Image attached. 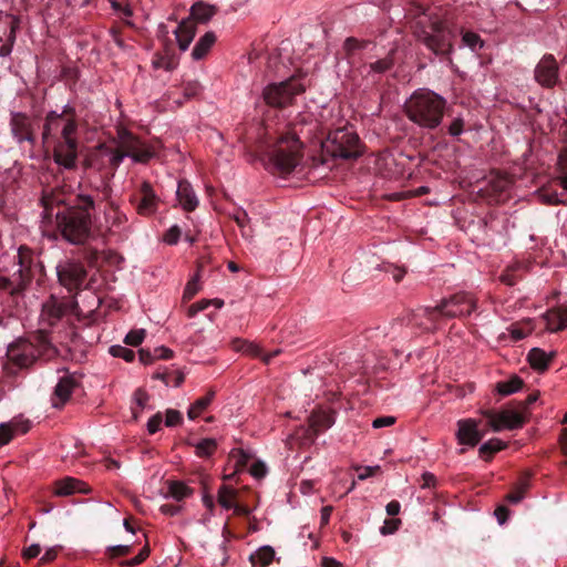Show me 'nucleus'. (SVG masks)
I'll return each instance as SVG.
<instances>
[{
    "mask_svg": "<svg viewBox=\"0 0 567 567\" xmlns=\"http://www.w3.org/2000/svg\"><path fill=\"white\" fill-rule=\"evenodd\" d=\"M95 202L91 195L79 194L76 203L56 214V225L61 236L72 245H83L91 236L90 212Z\"/></svg>",
    "mask_w": 567,
    "mask_h": 567,
    "instance_id": "obj_1",
    "label": "nucleus"
},
{
    "mask_svg": "<svg viewBox=\"0 0 567 567\" xmlns=\"http://www.w3.org/2000/svg\"><path fill=\"white\" fill-rule=\"evenodd\" d=\"M446 101L430 90L415 91L404 103L408 118L422 128L434 130L443 118Z\"/></svg>",
    "mask_w": 567,
    "mask_h": 567,
    "instance_id": "obj_2",
    "label": "nucleus"
},
{
    "mask_svg": "<svg viewBox=\"0 0 567 567\" xmlns=\"http://www.w3.org/2000/svg\"><path fill=\"white\" fill-rule=\"evenodd\" d=\"M268 167L279 174H290L302 158L301 143L296 136L282 134L267 152Z\"/></svg>",
    "mask_w": 567,
    "mask_h": 567,
    "instance_id": "obj_3",
    "label": "nucleus"
},
{
    "mask_svg": "<svg viewBox=\"0 0 567 567\" xmlns=\"http://www.w3.org/2000/svg\"><path fill=\"white\" fill-rule=\"evenodd\" d=\"M319 143L334 158L351 159L362 154L360 138L350 126L331 131L326 141L319 140Z\"/></svg>",
    "mask_w": 567,
    "mask_h": 567,
    "instance_id": "obj_4",
    "label": "nucleus"
},
{
    "mask_svg": "<svg viewBox=\"0 0 567 567\" xmlns=\"http://www.w3.org/2000/svg\"><path fill=\"white\" fill-rule=\"evenodd\" d=\"M306 85L298 78H290L279 83H271L262 91L265 103L271 107L290 105L296 95L303 93Z\"/></svg>",
    "mask_w": 567,
    "mask_h": 567,
    "instance_id": "obj_5",
    "label": "nucleus"
},
{
    "mask_svg": "<svg viewBox=\"0 0 567 567\" xmlns=\"http://www.w3.org/2000/svg\"><path fill=\"white\" fill-rule=\"evenodd\" d=\"M422 21L415 25L416 37L434 53L447 54L452 50V32L449 31L440 20L431 21L430 30L420 27Z\"/></svg>",
    "mask_w": 567,
    "mask_h": 567,
    "instance_id": "obj_6",
    "label": "nucleus"
},
{
    "mask_svg": "<svg viewBox=\"0 0 567 567\" xmlns=\"http://www.w3.org/2000/svg\"><path fill=\"white\" fill-rule=\"evenodd\" d=\"M76 301L73 298H56L51 296L42 303L39 318L41 331H50L66 315L73 313L76 308Z\"/></svg>",
    "mask_w": 567,
    "mask_h": 567,
    "instance_id": "obj_7",
    "label": "nucleus"
},
{
    "mask_svg": "<svg viewBox=\"0 0 567 567\" xmlns=\"http://www.w3.org/2000/svg\"><path fill=\"white\" fill-rule=\"evenodd\" d=\"M482 414L488 420V425L494 432L522 429L527 422L526 415L518 409H503L497 412L485 410Z\"/></svg>",
    "mask_w": 567,
    "mask_h": 567,
    "instance_id": "obj_8",
    "label": "nucleus"
},
{
    "mask_svg": "<svg viewBox=\"0 0 567 567\" xmlns=\"http://www.w3.org/2000/svg\"><path fill=\"white\" fill-rule=\"evenodd\" d=\"M443 318H456L471 315L476 308V299L467 292H458L447 299H443L436 306Z\"/></svg>",
    "mask_w": 567,
    "mask_h": 567,
    "instance_id": "obj_9",
    "label": "nucleus"
},
{
    "mask_svg": "<svg viewBox=\"0 0 567 567\" xmlns=\"http://www.w3.org/2000/svg\"><path fill=\"white\" fill-rule=\"evenodd\" d=\"M56 275L61 286L72 292L81 288L85 278L86 270L82 262L66 259L56 266Z\"/></svg>",
    "mask_w": 567,
    "mask_h": 567,
    "instance_id": "obj_10",
    "label": "nucleus"
},
{
    "mask_svg": "<svg viewBox=\"0 0 567 567\" xmlns=\"http://www.w3.org/2000/svg\"><path fill=\"white\" fill-rule=\"evenodd\" d=\"M118 146L127 153L134 162L146 163L153 153L145 147L142 142L136 138L130 131L121 128L117 132Z\"/></svg>",
    "mask_w": 567,
    "mask_h": 567,
    "instance_id": "obj_11",
    "label": "nucleus"
},
{
    "mask_svg": "<svg viewBox=\"0 0 567 567\" xmlns=\"http://www.w3.org/2000/svg\"><path fill=\"white\" fill-rule=\"evenodd\" d=\"M8 359L19 368H29L37 360L34 346L27 340H18L9 344Z\"/></svg>",
    "mask_w": 567,
    "mask_h": 567,
    "instance_id": "obj_12",
    "label": "nucleus"
},
{
    "mask_svg": "<svg viewBox=\"0 0 567 567\" xmlns=\"http://www.w3.org/2000/svg\"><path fill=\"white\" fill-rule=\"evenodd\" d=\"M319 123L311 114H302L292 124L291 131L287 132L285 135L289 137L296 136L302 146L305 142H312L319 137Z\"/></svg>",
    "mask_w": 567,
    "mask_h": 567,
    "instance_id": "obj_13",
    "label": "nucleus"
},
{
    "mask_svg": "<svg viewBox=\"0 0 567 567\" xmlns=\"http://www.w3.org/2000/svg\"><path fill=\"white\" fill-rule=\"evenodd\" d=\"M18 27L19 20L14 16L0 12V56L10 54Z\"/></svg>",
    "mask_w": 567,
    "mask_h": 567,
    "instance_id": "obj_14",
    "label": "nucleus"
},
{
    "mask_svg": "<svg viewBox=\"0 0 567 567\" xmlns=\"http://www.w3.org/2000/svg\"><path fill=\"white\" fill-rule=\"evenodd\" d=\"M80 386L79 379L71 373L60 377L51 395V403L54 409H61L70 400L73 391Z\"/></svg>",
    "mask_w": 567,
    "mask_h": 567,
    "instance_id": "obj_15",
    "label": "nucleus"
},
{
    "mask_svg": "<svg viewBox=\"0 0 567 567\" xmlns=\"http://www.w3.org/2000/svg\"><path fill=\"white\" fill-rule=\"evenodd\" d=\"M10 127L13 137L18 143L29 142L31 144L35 141V135L32 126L31 118L21 112L11 113Z\"/></svg>",
    "mask_w": 567,
    "mask_h": 567,
    "instance_id": "obj_16",
    "label": "nucleus"
},
{
    "mask_svg": "<svg viewBox=\"0 0 567 567\" xmlns=\"http://www.w3.org/2000/svg\"><path fill=\"white\" fill-rule=\"evenodd\" d=\"M535 80L543 86L551 87L558 81V64L553 55H545L535 68Z\"/></svg>",
    "mask_w": 567,
    "mask_h": 567,
    "instance_id": "obj_17",
    "label": "nucleus"
},
{
    "mask_svg": "<svg viewBox=\"0 0 567 567\" xmlns=\"http://www.w3.org/2000/svg\"><path fill=\"white\" fill-rule=\"evenodd\" d=\"M440 317L436 306L434 308H421L412 313L408 322L411 330L419 328L422 331H431L436 328V321Z\"/></svg>",
    "mask_w": 567,
    "mask_h": 567,
    "instance_id": "obj_18",
    "label": "nucleus"
},
{
    "mask_svg": "<svg viewBox=\"0 0 567 567\" xmlns=\"http://www.w3.org/2000/svg\"><path fill=\"white\" fill-rule=\"evenodd\" d=\"M483 433L478 431V422L473 419L457 422L456 439L462 445L475 446L482 440Z\"/></svg>",
    "mask_w": 567,
    "mask_h": 567,
    "instance_id": "obj_19",
    "label": "nucleus"
},
{
    "mask_svg": "<svg viewBox=\"0 0 567 567\" xmlns=\"http://www.w3.org/2000/svg\"><path fill=\"white\" fill-rule=\"evenodd\" d=\"M54 162L66 169L75 167L78 143H58L53 152Z\"/></svg>",
    "mask_w": 567,
    "mask_h": 567,
    "instance_id": "obj_20",
    "label": "nucleus"
},
{
    "mask_svg": "<svg viewBox=\"0 0 567 567\" xmlns=\"http://www.w3.org/2000/svg\"><path fill=\"white\" fill-rule=\"evenodd\" d=\"M30 282V274L22 267L12 278L0 277V291H7L11 296L21 293Z\"/></svg>",
    "mask_w": 567,
    "mask_h": 567,
    "instance_id": "obj_21",
    "label": "nucleus"
},
{
    "mask_svg": "<svg viewBox=\"0 0 567 567\" xmlns=\"http://www.w3.org/2000/svg\"><path fill=\"white\" fill-rule=\"evenodd\" d=\"M72 112L73 110L68 105L64 106L62 113H58L56 111L49 112L45 116V123L43 126V140L47 141L50 136H55L58 132H61L62 126Z\"/></svg>",
    "mask_w": 567,
    "mask_h": 567,
    "instance_id": "obj_22",
    "label": "nucleus"
},
{
    "mask_svg": "<svg viewBox=\"0 0 567 567\" xmlns=\"http://www.w3.org/2000/svg\"><path fill=\"white\" fill-rule=\"evenodd\" d=\"M375 337L389 339V341L391 342L405 341L411 339L412 330L411 327L409 326V322L404 324L403 321H395L389 324L388 327H384L382 329L379 328Z\"/></svg>",
    "mask_w": 567,
    "mask_h": 567,
    "instance_id": "obj_23",
    "label": "nucleus"
},
{
    "mask_svg": "<svg viewBox=\"0 0 567 567\" xmlns=\"http://www.w3.org/2000/svg\"><path fill=\"white\" fill-rule=\"evenodd\" d=\"M142 198L136 206V210L140 215L150 216L157 209L158 197L156 196L151 183L143 182L140 188Z\"/></svg>",
    "mask_w": 567,
    "mask_h": 567,
    "instance_id": "obj_24",
    "label": "nucleus"
},
{
    "mask_svg": "<svg viewBox=\"0 0 567 567\" xmlns=\"http://www.w3.org/2000/svg\"><path fill=\"white\" fill-rule=\"evenodd\" d=\"M105 226L110 233H120L124 229L127 217L120 210V207L111 202L109 207L104 210Z\"/></svg>",
    "mask_w": 567,
    "mask_h": 567,
    "instance_id": "obj_25",
    "label": "nucleus"
},
{
    "mask_svg": "<svg viewBox=\"0 0 567 567\" xmlns=\"http://www.w3.org/2000/svg\"><path fill=\"white\" fill-rule=\"evenodd\" d=\"M89 492L90 487L74 477H64L55 482L54 494L58 496H69L75 493L86 494Z\"/></svg>",
    "mask_w": 567,
    "mask_h": 567,
    "instance_id": "obj_26",
    "label": "nucleus"
},
{
    "mask_svg": "<svg viewBox=\"0 0 567 567\" xmlns=\"http://www.w3.org/2000/svg\"><path fill=\"white\" fill-rule=\"evenodd\" d=\"M543 319L548 331L557 332L564 330L567 328V308L557 307L549 309L543 315Z\"/></svg>",
    "mask_w": 567,
    "mask_h": 567,
    "instance_id": "obj_27",
    "label": "nucleus"
},
{
    "mask_svg": "<svg viewBox=\"0 0 567 567\" xmlns=\"http://www.w3.org/2000/svg\"><path fill=\"white\" fill-rule=\"evenodd\" d=\"M182 51H186L196 33V23L192 19L183 20L174 31Z\"/></svg>",
    "mask_w": 567,
    "mask_h": 567,
    "instance_id": "obj_28",
    "label": "nucleus"
},
{
    "mask_svg": "<svg viewBox=\"0 0 567 567\" xmlns=\"http://www.w3.org/2000/svg\"><path fill=\"white\" fill-rule=\"evenodd\" d=\"M176 196L182 207L187 212H192L198 206V198L187 181L178 183Z\"/></svg>",
    "mask_w": 567,
    "mask_h": 567,
    "instance_id": "obj_29",
    "label": "nucleus"
},
{
    "mask_svg": "<svg viewBox=\"0 0 567 567\" xmlns=\"http://www.w3.org/2000/svg\"><path fill=\"white\" fill-rule=\"evenodd\" d=\"M555 357L556 351L545 352L540 348H533L527 354V360L534 370L544 372Z\"/></svg>",
    "mask_w": 567,
    "mask_h": 567,
    "instance_id": "obj_30",
    "label": "nucleus"
},
{
    "mask_svg": "<svg viewBox=\"0 0 567 567\" xmlns=\"http://www.w3.org/2000/svg\"><path fill=\"white\" fill-rule=\"evenodd\" d=\"M216 40L217 37L213 31H208L203 37H200L192 51L193 59L202 60L205 58L215 44Z\"/></svg>",
    "mask_w": 567,
    "mask_h": 567,
    "instance_id": "obj_31",
    "label": "nucleus"
},
{
    "mask_svg": "<svg viewBox=\"0 0 567 567\" xmlns=\"http://www.w3.org/2000/svg\"><path fill=\"white\" fill-rule=\"evenodd\" d=\"M530 487V474L525 473L514 485L513 492L508 493L505 499L512 504H518L525 497Z\"/></svg>",
    "mask_w": 567,
    "mask_h": 567,
    "instance_id": "obj_32",
    "label": "nucleus"
},
{
    "mask_svg": "<svg viewBox=\"0 0 567 567\" xmlns=\"http://www.w3.org/2000/svg\"><path fill=\"white\" fill-rule=\"evenodd\" d=\"M274 557V548L270 546H262L250 555L249 560L254 567H267L271 564Z\"/></svg>",
    "mask_w": 567,
    "mask_h": 567,
    "instance_id": "obj_33",
    "label": "nucleus"
},
{
    "mask_svg": "<svg viewBox=\"0 0 567 567\" xmlns=\"http://www.w3.org/2000/svg\"><path fill=\"white\" fill-rule=\"evenodd\" d=\"M215 8L213 6H208L202 2L194 4L190 9V18L195 23H206L208 22L213 16L215 14Z\"/></svg>",
    "mask_w": 567,
    "mask_h": 567,
    "instance_id": "obj_34",
    "label": "nucleus"
},
{
    "mask_svg": "<svg viewBox=\"0 0 567 567\" xmlns=\"http://www.w3.org/2000/svg\"><path fill=\"white\" fill-rule=\"evenodd\" d=\"M215 398V391L209 390L203 398L197 399L188 409L187 416L190 420L197 419L200 413L212 403Z\"/></svg>",
    "mask_w": 567,
    "mask_h": 567,
    "instance_id": "obj_35",
    "label": "nucleus"
},
{
    "mask_svg": "<svg viewBox=\"0 0 567 567\" xmlns=\"http://www.w3.org/2000/svg\"><path fill=\"white\" fill-rule=\"evenodd\" d=\"M523 380L519 377L514 375L507 381L497 382L495 389L498 394L506 396L519 391L523 388Z\"/></svg>",
    "mask_w": 567,
    "mask_h": 567,
    "instance_id": "obj_36",
    "label": "nucleus"
},
{
    "mask_svg": "<svg viewBox=\"0 0 567 567\" xmlns=\"http://www.w3.org/2000/svg\"><path fill=\"white\" fill-rule=\"evenodd\" d=\"M237 491L228 485H221L218 489L217 501L225 509H231L235 506Z\"/></svg>",
    "mask_w": 567,
    "mask_h": 567,
    "instance_id": "obj_37",
    "label": "nucleus"
},
{
    "mask_svg": "<svg viewBox=\"0 0 567 567\" xmlns=\"http://www.w3.org/2000/svg\"><path fill=\"white\" fill-rule=\"evenodd\" d=\"M76 132L78 124L74 120V114L72 113L62 126L60 132L62 141L60 143H78Z\"/></svg>",
    "mask_w": 567,
    "mask_h": 567,
    "instance_id": "obj_38",
    "label": "nucleus"
},
{
    "mask_svg": "<svg viewBox=\"0 0 567 567\" xmlns=\"http://www.w3.org/2000/svg\"><path fill=\"white\" fill-rule=\"evenodd\" d=\"M392 66L393 60L388 55L381 60L363 65L362 69L367 75H370L371 73L382 74L389 71Z\"/></svg>",
    "mask_w": 567,
    "mask_h": 567,
    "instance_id": "obj_39",
    "label": "nucleus"
},
{
    "mask_svg": "<svg viewBox=\"0 0 567 567\" xmlns=\"http://www.w3.org/2000/svg\"><path fill=\"white\" fill-rule=\"evenodd\" d=\"M192 445L195 447V454L199 457H209L215 453L217 449L216 440L210 437L203 439Z\"/></svg>",
    "mask_w": 567,
    "mask_h": 567,
    "instance_id": "obj_40",
    "label": "nucleus"
},
{
    "mask_svg": "<svg viewBox=\"0 0 567 567\" xmlns=\"http://www.w3.org/2000/svg\"><path fill=\"white\" fill-rule=\"evenodd\" d=\"M192 493L193 489L183 482L172 481L168 483V496L173 497L176 501H182L190 496Z\"/></svg>",
    "mask_w": 567,
    "mask_h": 567,
    "instance_id": "obj_41",
    "label": "nucleus"
},
{
    "mask_svg": "<svg viewBox=\"0 0 567 567\" xmlns=\"http://www.w3.org/2000/svg\"><path fill=\"white\" fill-rule=\"evenodd\" d=\"M505 447H506V443H504L499 439L494 437V439H491L487 442L483 443L480 446L478 451H480L481 456L485 457L486 454L492 455L498 451H502Z\"/></svg>",
    "mask_w": 567,
    "mask_h": 567,
    "instance_id": "obj_42",
    "label": "nucleus"
},
{
    "mask_svg": "<svg viewBox=\"0 0 567 567\" xmlns=\"http://www.w3.org/2000/svg\"><path fill=\"white\" fill-rule=\"evenodd\" d=\"M234 219L237 223L238 227L241 229V234L245 238L250 239L252 237L251 229L249 227V217L248 214L244 210L238 212L234 215Z\"/></svg>",
    "mask_w": 567,
    "mask_h": 567,
    "instance_id": "obj_43",
    "label": "nucleus"
},
{
    "mask_svg": "<svg viewBox=\"0 0 567 567\" xmlns=\"http://www.w3.org/2000/svg\"><path fill=\"white\" fill-rule=\"evenodd\" d=\"M370 44L369 41L365 40H359L357 38L350 37L347 38L343 43V49L347 53V55H351L357 51L365 49Z\"/></svg>",
    "mask_w": 567,
    "mask_h": 567,
    "instance_id": "obj_44",
    "label": "nucleus"
},
{
    "mask_svg": "<svg viewBox=\"0 0 567 567\" xmlns=\"http://www.w3.org/2000/svg\"><path fill=\"white\" fill-rule=\"evenodd\" d=\"M144 338H145V330L144 329H136V330H131L126 334L124 341L128 346L137 347V346H140L143 342Z\"/></svg>",
    "mask_w": 567,
    "mask_h": 567,
    "instance_id": "obj_45",
    "label": "nucleus"
},
{
    "mask_svg": "<svg viewBox=\"0 0 567 567\" xmlns=\"http://www.w3.org/2000/svg\"><path fill=\"white\" fill-rule=\"evenodd\" d=\"M558 163L564 174L559 177V184L567 192V147L560 153Z\"/></svg>",
    "mask_w": 567,
    "mask_h": 567,
    "instance_id": "obj_46",
    "label": "nucleus"
},
{
    "mask_svg": "<svg viewBox=\"0 0 567 567\" xmlns=\"http://www.w3.org/2000/svg\"><path fill=\"white\" fill-rule=\"evenodd\" d=\"M9 424H10L11 429L13 430V436L16 434H24L30 429L29 420L13 419V420L9 421Z\"/></svg>",
    "mask_w": 567,
    "mask_h": 567,
    "instance_id": "obj_47",
    "label": "nucleus"
},
{
    "mask_svg": "<svg viewBox=\"0 0 567 567\" xmlns=\"http://www.w3.org/2000/svg\"><path fill=\"white\" fill-rule=\"evenodd\" d=\"M539 198L543 203L548 205L566 204L564 198H560L556 192H545L539 194Z\"/></svg>",
    "mask_w": 567,
    "mask_h": 567,
    "instance_id": "obj_48",
    "label": "nucleus"
},
{
    "mask_svg": "<svg viewBox=\"0 0 567 567\" xmlns=\"http://www.w3.org/2000/svg\"><path fill=\"white\" fill-rule=\"evenodd\" d=\"M111 353L114 357L122 358L127 362H131L135 357L134 351H132L131 349L124 348V347H112Z\"/></svg>",
    "mask_w": 567,
    "mask_h": 567,
    "instance_id": "obj_49",
    "label": "nucleus"
},
{
    "mask_svg": "<svg viewBox=\"0 0 567 567\" xmlns=\"http://www.w3.org/2000/svg\"><path fill=\"white\" fill-rule=\"evenodd\" d=\"M199 271H200V269H198V271L194 276V278L187 282V285L185 287V291H184L185 298H188V299L193 298L199 290L198 285H197V281L199 279Z\"/></svg>",
    "mask_w": 567,
    "mask_h": 567,
    "instance_id": "obj_50",
    "label": "nucleus"
},
{
    "mask_svg": "<svg viewBox=\"0 0 567 567\" xmlns=\"http://www.w3.org/2000/svg\"><path fill=\"white\" fill-rule=\"evenodd\" d=\"M182 414L179 411L174 409H168L166 411L165 425L166 426H176L182 423Z\"/></svg>",
    "mask_w": 567,
    "mask_h": 567,
    "instance_id": "obj_51",
    "label": "nucleus"
},
{
    "mask_svg": "<svg viewBox=\"0 0 567 567\" xmlns=\"http://www.w3.org/2000/svg\"><path fill=\"white\" fill-rule=\"evenodd\" d=\"M181 229L178 226L174 225L172 226L164 235V241L168 245H175L177 244L179 237H181Z\"/></svg>",
    "mask_w": 567,
    "mask_h": 567,
    "instance_id": "obj_52",
    "label": "nucleus"
},
{
    "mask_svg": "<svg viewBox=\"0 0 567 567\" xmlns=\"http://www.w3.org/2000/svg\"><path fill=\"white\" fill-rule=\"evenodd\" d=\"M463 42L470 47L471 49L475 50L476 48H482L483 43L480 39V37L476 33L473 32H466L463 34Z\"/></svg>",
    "mask_w": 567,
    "mask_h": 567,
    "instance_id": "obj_53",
    "label": "nucleus"
},
{
    "mask_svg": "<svg viewBox=\"0 0 567 567\" xmlns=\"http://www.w3.org/2000/svg\"><path fill=\"white\" fill-rule=\"evenodd\" d=\"M13 437V430L9 422L0 424V445H4Z\"/></svg>",
    "mask_w": 567,
    "mask_h": 567,
    "instance_id": "obj_54",
    "label": "nucleus"
},
{
    "mask_svg": "<svg viewBox=\"0 0 567 567\" xmlns=\"http://www.w3.org/2000/svg\"><path fill=\"white\" fill-rule=\"evenodd\" d=\"M401 524V520L398 518L394 519H386L383 524V526L380 528V533L382 535H390L393 534Z\"/></svg>",
    "mask_w": 567,
    "mask_h": 567,
    "instance_id": "obj_55",
    "label": "nucleus"
},
{
    "mask_svg": "<svg viewBox=\"0 0 567 567\" xmlns=\"http://www.w3.org/2000/svg\"><path fill=\"white\" fill-rule=\"evenodd\" d=\"M209 305H210V301L207 299H203L198 302L190 305L187 309L188 317L196 316L199 311L205 310Z\"/></svg>",
    "mask_w": 567,
    "mask_h": 567,
    "instance_id": "obj_56",
    "label": "nucleus"
},
{
    "mask_svg": "<svg viewBox=\"0 0 567 567\" xmlns=\"http://www.w3.org/2000/svg\"><path fill=\"white\" fill-rule=\"evenodd\" d=\"M250 474L255 477V478H262L265 477V475L267 474V467L266 465L258 461V462H255L251 467H250Z\"/></svg>",
    "mask_w": 567,
    "mask_h": 567,
    "instance_id": "obj_57",
    "label": "nucleus"
},
{
    "mask_svg": "<svg viewBox=\"0 0 567 567\" xmlns=\"http://www.w3.org/2000/svg\"><path fill=\"white\" fill-rule=\"evenodd\" d=\"M395 417L394 416H391V415H386V416H380V417H377L375 420H373L372 422V426L374 429H381V427H385V426H391L395 423Z\"/></svg>",
    "mask_w": 567,
    "mask_h": 567,
    "instance_id": "obj_58",
    "label": "nucleus"
},
{
    "mask_svg": "<svg viewBox=\"0 0 567 567\" xmlns=\"http://www.w3.org/2000/svg\"><path fill=\"white\" fill-rule=\"evenodd\" d=\"M161 424H162V414L161 413H156L147 422V431H148V433L150 434L156 433L159 430Z\"/></svg>",
    "mask_w": 567,
    "mask_h": 567,
    "instance_id": "obj_59",
    "label": "nucleus"
},
{
    "mask_svg": "<svg viewBox=\"0 0 567 567\" xmlns=\"http://www.w3.org/2000/svg\"><path fill=\"white\" fill-rule=\"evenodd\" d=\"M131 545H115L107 548L111 553V557L125 556L131 551Z\"/></svg>",
    "mask_w": 567,
    "mask_h": 567,
    "instance_id": "obj_60",
    "label": "nucleus"
},
{
    "mask_svg": "<svg viewBox=\"0 0 567 567\" xmlns=\"http://www.w3.org/2000/svg\"><path fill=\"white\" fill-rule=\"evenodd\" d=\"M538 399V394L537 393H532L529 394L525 401H522L518 403V406L517 409L520 411V412H524V414L526 415V417L528 419V406L536 402Z\"/></svg>",
    "mask_w": 567,
    "mask_h": 567,
    "instance_id": "obj_61",
    "label": "nucleus"
},
{
    "mask_svg": "<svg viewBox=\"0 0 567 567\" xmlns=\"http://www.w3.org/2000/svg\"><path fill=\"white\" fill-rule=\"evenodd\" d=\"M464 122L461 117H456L452 121V123L449 126V133L452 136H458L463 132Z\"/></svg>",
    "mask_w": 567,
    "mask_h": 567,
    "instance_id": "obj_62",
    "label": "nucleus"
},
{
    "mask_svg": "<svg viewBox=\"0 0 567 567\" xmlns=\"http://www.w3.org/2000/svg\"><path fill=\"white\" fill-rule=\"evenodd\" d=\"M148 399V394L142 389L136 390L134 393V400L137 403V405L141 406L142 409L146 406Z\"/></svg>",
    "mask_w": 567,
    "mask_h": 567,
    "instance_id": "obj_63",
    "label": "nucleus"
},
{
    "mask_svg": "<svg viewBox=\"0 0 567 567\" xmlns=\"http://www.w3.org/2000/svg\"><path fill=\"white\" fill-rule=\"evenodd\" d=\"M138 354H140V361L143 363V364H150L152 363L156 357H155V352L148 350V349H141L138 351Z\"/></svg>",
    "mask_w": 567,
    "mask_h": 567,
    "instance_id": "obj_64",
    "label": "nucleus"
}]
</instances>
